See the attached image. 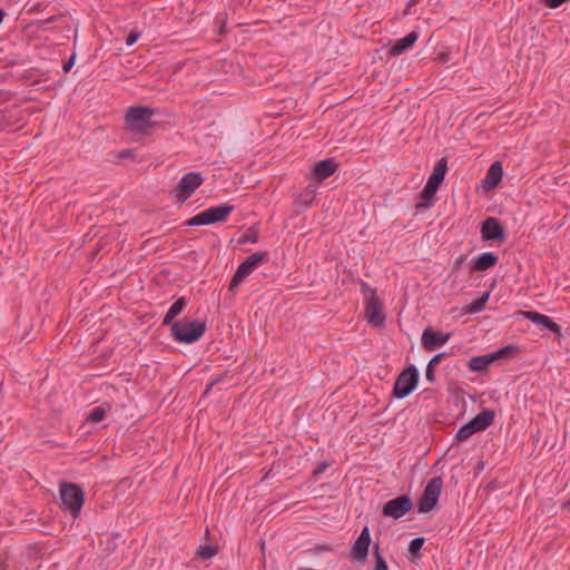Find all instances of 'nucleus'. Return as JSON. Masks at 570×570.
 I'll list each match as a JSON object with an SVG mask.
<instances>
[{
    "label": "nucleus",
    "instance_id": "1",
    "mask_svg": "<svg viewBox=\"0 0 570 570\" xmlns=\"http://www.w3.org/2000/svg\"><path fill=\"white\" fill-rule=\"evenodd\" d=\"M446 169H448L446 159L445 158H441L436 163V165H435L432 174L430 175L425 186L423 187L422 191L420 193L421 202H419L415 205V208L417 210L428 209V208H430L432 206V204H433V202L435 199V194H436L441 183L444 180Z\"/></svg>",
    "mask_w": 570,
    "mask_h": 570
},
{
    "label": "nucleus",
    "instance_id": "2",
    "mask_svg": "<svg viewBox=\"0 0 570 570\" xmlns=\"http://www.w3.org/2000/svg\"><path fill=\"white\" fill-rule=\"evenodd\" d=\"M206 328L204 321H177L170 327V335L178 343L191 344L205 334Z\"/></svg>",
    "mask_w": 570,
    "mask_h": 570
},
{
    "label": "nucleus",
    "instance_id": "3",
    "mask_svg": "<svg viewBox=\"0 0 570 570\" xmlns=\"http://www.w3.org/2000/svg\"><path fill=\"white\" fill-rule=\"evenodd\" d=\"M61 510L69 512L73 519L78 518L85 502V492L76 483L61 482L59 485Z\"/></svg>",
    "mask_w": 570,
    "mask_h": 570
},
{
    "label": "nucleus",
    "instance_id": "4",
    "mask_svg": "<svg viewBox=\"0 0 570 570\" xmlns=\"http://www.w3.org/2000/svg\"><path fill=\"white\" fill-rule=\"evenodd\" d=\"M155 114L149 107H130L125 117L127 128L135 134H148L154 127L151 117Z\"/></svg>",
    "mask_w": 570,
    "mask_h": 570
},
{
    "label": "nucleus",
    "instance_id": "5",
    "mask_svg": "<svg viewBox=\"0 0 570 570\" xmlns=\"http://www.w3.org/2000/svg\"><path fill=\"white\" fill-rule=\"evenodd\" d=\"M361 287L366 301L365 318L374 326L383 325L385 322V315L383 313L382 302L376 295V291L365 282L362 283Z\"/></svg>",
    "mask_w": 570,
    "mask_h": 570
},
{
    "label": "nucleus",
    "instance_id": "6",
    "mask_svg": "<svg viewBox=\"0 0 570 570\" xmlns=\"http://www.w3.org/2000/svg\"><path fill=\"white\" fill-rule=\"evenodd\" d=\"M268 252H256L249 255L236 269L229 284V291L234 292L247 278L257 266L267 262Z\"/></svg>",
    "mask_w": 570,
    "mask_h": 570
},
{
    "label": "nucleus",
    "instance_id": "7",
    "mask_svg": "<svg viewBox=\"0 0 570 570\" xmlns=\"http://www.w3.org/2000/svg\"><path fill=\"white\" fill-rule=\"evenodd\" d=\"M442 488L443 480L441 476H434L428 482L422 495L417 501L419 513H428L436 507Z\"/></svg>",
    "mask_w": 570,
    "mask_h": 570
},
{
    "label": "nucleus",
    "instance_id": "8",
    "mask_svg": "<svg viewBox=\"0 0 570 570\" xmlns=\"http://www.w3.org/2000/svg\"><path fill=\"white\" fill-rule=\"evenodd\" d=\"M419 370L415 365H410L404 368L395 380L393 386V396L396 399H404L409 396L417 385Z\"/></svg>",
    "mask_w": 570,
    "mask_h": 570
},
{
    "label": "nucleus",
    "instance_id": "9",
    "mask_svg": "<svg viewBox=\"0 0 570 570\" xmlns=\"http://www.w3.org/2000/svg\"><path fill=\"white\" fill-rule=\"evenodd\" d=\"M203 181L204 178L199 173L190 171L184 175L174 190L175 197L180 204L185 203Z\"/></svg>",
    "mask_w": 570,
    "mask_h": 570
},
{
    "label": "nucleus",
    "instance_id": "10",
    "mask_svg": "<svg viewBox=\"0 0 570 570\" xmlns=\"http://www.w3.org/2000/svg\"><path fill=\"white\" fill-rule=\"evenodd\" d=\"M413 502L409 495H400L389 500L382 509L384 517L400 519L411 511Z\"/></svg>",
    "mask_w": 570,
    "mask_h": 570
},
{
    "label": "nucleus",
    "instance_id": "11",
    "mask_svg": "<svg viewBox=\"0 0 570 570\" xmlns=\"http://www.w3.org/2000/svg\"><path fill=\"white\" fill-rule=\"evenodd\" d=\"M481 238L485 242L502 240L505 237L504 227L495 217H488L481 224Z\"/></svg>",
    "mask_w": 570,
    "mask_h": 570
},
{
    "label": "nucleus",
    "instance_id": "12",
    "mask_svg": "<svg viewBox=\"0 0 570 570\" xmlns=\"http://www.w3.org/2000/svg\"><path fill=\"white\" fill-rule=\"evenodd\" d=\"M450 333L435 332L431 327H428L423 331L421 341L426 351H433L444 345L450 340Z\"/></svg>",
    "mask_w": 570,
    "mask_h": 570
},
{
    "label": "nucleus",
    "instance_id": "13",
    "mask_svg": "<svg viewBox=\"0 0 570 570\" xmlns=\"http://www.w3.org/2000/svg\"><path fill=\"white\" fill-rule=\"evenodd\" d=\"M370 543H371L370 530L367 527H364L352 547L353 559L364 562L368 554Z\"/></svg>",
    "mask_w": 570,
    "mask_h": 570
},
{
    "label": "nucleus",
    "instance_id": "14",
    "mask_svg": "<svg viewBox=\"0 0 570 570\" xmlns=\"http://www.w3.org/2000/svg\"><path fill=\"white\" fill-rule=\"evenodd\" d=\"M521 314L524 316V318L529 320L541 328H547L557 335H561V326L553 322L549 316L535 311H524L521 312Z\"/></svg>",
    "mask_w": 570,
    "mask_h": 570
},
{
    "label": "nucleus",
    "instance_id": "15",
    "mask_svg": "<svg viewBox=\"0 0 570 570\" xmlns=\"http://www.w3.org/2000/svg\"><path fill=\"white\" fill-rule=\"evenodd\" d=\"M234 206L222 204L219 206L210 207L204 210V215L208 225L215 223L226 222L228 216L233 213Z\"/></svg>",
    "mask_w": 570,
    "mask_h": 570
},
{
    "label": "nucleus",
    "instance_id": "16",
    "mask_svg": "<svg viewBox=\"0 0 570 570\" xmlns=\"http://www.w3.org/2000/svg\"><path fill=\"white\" fill-rule=\"evenodd\" d=\"M502 164L500 161L492 163L485 174V177L482 179L483 189L487 191L494 189L502 180Z\"/></svg>",
    "mask_w": 570,
    "mask_h": 570
},
{
    "label": "nucleus",
    "instance_id": "17",
    "mask_svg": "<svg viewBox=\"0 0 570 570\" xmlns=\"http://www.w3.org/2000/svg\"><path fill=\"white\" fill-rule=\"evenodd\" d=\"M419 38V32L415 30L407 33L405 37L397 39L389 49V53L392 57L402 55L404 51L410 49Z\"/></svg>",
    "mask_w": 570,
    "mask_h": 570
},
{
    "label": "nucleus",
    "instance_id": "18",
    "mask_svg": "<svg viewBox=\"0 0 570 570\" xmlns=\"http://www.w3.org/2000/svg\"><path fill=\"white\" fill-rule=\"evenodd\" d=\"M499 257L491 252L482 253L471 262L472 272H484L498 264Z\"/></svg>",
    "mask_w": 570,
    "mask_h": 570
},
{
    "label": "nucleus",
    "instance_id": "19",
    "mask_svg": "<svg viewBox=\"0 0 570 570\" xmlns=\"http://www.w3.org/2000/svg\"><path fill=\"white\" fill-rule=\"evenodd\" d=\"M337 168V164L334 159L327 158L324 160L318 161L313 169L314 177L318 181H323L331 177Z\"/></svg>",
    "mask_w": 570,
    "mask_h": 570
},
{
    "label": "nucleus",
    "instance_id": "20",
    "mask_svg": "<svg viewBox=\"0 0 570 570\" xmlns=\"http://www.w3.org/2000/svg\"><path fill=\"white\" fill-rule=\"evenodd\" d=\"M316 189L313 186H307L302 193H299L294 200V210L299 214L306 210L315 198Z\"/></svg>",
    "mask_w": 570,
    "mask_h": 570
},
{
    "label": "nucleus",
    "instance_id": "21",
    "mask_svg": "<svg viewBox=\"0 0 570 570\" xmlns=\"http://www.w3.org/2000/svg\"><path fill=\"white\" fill-rule=\"evenodd\" d=\"M495 413L493 410H484L476 414L470 422L475 426L476 431H484L493 424Z\"/></svg>",
    "mask_w": 570,
    "mask_h": 570
},
{
    "label": "nucleus",
    "instance_id": "22",
    "mask_svg": "<svg viewBox=\"0 0 570 570\" xmlns=\"http://www.w3.org/2000/svg\"><path fill=\"white\" fill-rule=\"evenodd\" d=\"M186 305H187V299L185 297L177 298L174 302V304L169 307V309L167 311L161 325L163 326H167V325L171 326L173 323H175L174 320L184 311Z\"/></svg>",
    "mask_w": 570,
    "mask_h": 570
},
{
    "label": "nucleus",
    "instance_id": "23",
    "mask_svg": "<svg viewBox=\"0 0 570 570\" xmlns=\"http://www.w3.org/2000/svg\"><path fill=\"white\" fill-rule=\"evenodd\" d=\"M492 364L489 354L482 356H473L470 358L468 366L472 372H482L485 371L489 365Z\"/></svg>",
    "mask_w": 570,
    "mask_h": 570
},
{
    "label": "nucleus",
    "instance_id": "24",
    "mask_svg": "<svg viewBox=\"0 0 570 570\" xmlns=\"http://www.w3.org/2000/svg\"><path fill=\"white\" fill-rule=\"evenodd\" d=\"M475 426L469 421L466 424L462 425L456 432L454 439L458 443L466 441L471 435L476 433Z\"/></svg>",
    "mask_w": 570,
    "mask_h": 570
},
{
    "label": "nucleus",
    "instance_id": "25",
    "mask_svg": "<svg viewBox=\"0 0 570 570\" xmlns=\"http://www.w3.org/2000/svg\"><path fill=\"white\" fill-rule=\"evenodd\" d=\"M489 297H490V293L489 292L484 293L481 297H479L478 299L472 302L470 305H468L466 312L471 313V314H475V313L483 311L489 301Z\"/></svg>",
    "mask_w": 570,
    "mask_h": 570
},
{
    "label": "nucleus",
    "instance_id": "26",
    "mask_svg": "<svg viewBox=\"0 0 570 570\" xmlns=\"http://www.w3.org/2000/svg\"><path fill=\"white\" fill-rule=\"evenodd\" d=\"M517 351V347L512 345H507L493 353L489 354V357L491 358L492 363L498 360H503L510 357L514 352Z\"/></svg>",
    "mask_w": 570,
    "mask_h": 570
},
{
    "label": "nucleus",
    "instance_id": "27",
    "mask_svg": "<svg viewBox=\"0 0 570 570\" xmlns=\"http://www.w3.org/2000/svg\"><path fill=\"white\" fill-rule=\"evenodd\" d=\"M106 409L104 406L94 407L87 415L86 421L89 423H99L105 419Z\"/></svg>",
    "mask_w": 570,
    "mask_h": 570
},
{
    "label": "nucleus",
    "instance_id": "28",
    "mask_svg": "<svg viewBox=\"0 0 570 570\" xmlns=\"http://www.w3.org/2000/svg\"><path fill=\"white\" fill-rule=\"evenodd\" d=\"M218 552L217 548L212 544L199 546L197 556L204 560L213 558Z\"/></svg>",
    "mask_w": 570,
    "mask_h": 570
},
{
    "label": "nucleus",
    "instance_id": "29",
    "mask_svg": "<svg viewBox=\"0 0 570 570\" xmlns=\"http://www.w3.org/2000/svg\"><path fill=\"white\" fill-rule=\"evenodd\" d=\"M424 544V538L417 537L410 541L409 544V552L413 558L420 557L421 549Z\"/></svg>",
    "mask_w": 570,
    "mask_h": 570
},
{
    "label": "nucleus",
    "instance_id": "30",
    "mask_svg": "<svg viewBox=\"0 0 570 570\" xmlns=\"http://www.w3.org/2000/svg\"><path fill=\"white\" fill-rule=\"evenodd\" d=\"M258 240V230L254 227H250L247 233H245L240 238L239 243H252L255 244Z\"/></svg>",
    "mask_w": 570,
    "mask_h": 570
},
{
    "label": "nucleus",
    "instance_id": "31",
    "mask_svg": "<svg viewBox=\"0 0 570 570\" xmlns=\"http://www.w3.org/2000/svg\"><path fill=\"white\" fill-rule=\"evenodd\" d=\"M208 225L204 213H199L185 222V226H203Z\"/></svg>",
    "mask_w": 570,
    "mask_h": 570
},
{
    "label": "nucleus",
    "instance_id": "32",
    "mask_svg": "<svg viewBox=\"0 0 570 570\" xmlns=\"http://www.w3.org/2000/svg\"><path fill=\"white\" fill-rule=\"evenodd\" d=\"M374 559H375V570H389L387 563L385 559L380 553L379 547H375L374 550Z\"/></svg>",
    "mask_w": 570,
    "mask_h": 570
},
{
    "label": "nucleus",
    "instance_id": "33",
    "mask_svg": "<svg viewBox=\"0 0 570 570\" xmlns=\"http://www.w3.org/2000/svg\"><path fill=\"white\" fill-rule=\"evenodd\" d=\"M56 20H57L56 16H52V17H50L48 19L39 20L38 21V28L40 30L47 31V30H49V26L51 23H53Z\"/></svg>",
    "mask_w": 570,
    "mask_h": 570
},
{
    "label": "nucleus",
    "instance_id": "34",
    "mask_svg": "<svg viewBox=\"0 0 570 570\" xmlns=\"http://www.w3.org/2000/svg\"><path fill=\"white\" fill-rule=\"evenodd\" d=\"M139 37H140L139 32L131 30L126 38L127 46H132L134 43H136V41L139 39Z\"/></svg>",
    "mask_w": 570,
    "mask_h": 570
},
{
    "label": "nucleus",
    "instance_id": "35",
    "mask_svg": "<svg viewBox=\"0 0 570 570\" xmlns=\"http://www.w3.org/2000/svg\"><path fill=\"white\" fill-rule=\"evenodd\" d=\"M568 1L569 0H543L544 4L551 9H556Z\"/></svg>",
    "mask_w": 570,
    "mask_h": 570
},
{
    "label": "nucleus",
    "instance_id": "36",
    "mask_svg": "<svg viewBox=\"0 0 570 570\" xmlns=\"http://www.w3.org/2000/svg\"><path fill=\"white\" fill-rule=\"evenodd\" d=\"M330 466V464L326 462V461H322L320 462L316 468L314 469L313 471V474L316 476V475H320L322 473L325 472V470Z\"/></svg>",
    "mask_w": 570,
    "mask_h": 570
},
{
    "label": "nucleus",
    "instance_id": "37",
    "mask_svg": "<svg viewBox=\"0 0 570 570\" xmlns=\"http://www.w3.org/2000/svg\"><path fill=\"white\" fill-rule=\"evenodd\" d=\"M445 356V353H439V354H435L431 360L430 362L428 363L430 366L432 367H435L436 365H439L442 361V358Z\"/></svg>",
    "mask_w": 570,
    "mask_h": 570
},
{
    "label": "nucleus",
    "instance_id": "38",
    "mask_svg": "<svg viewBox=\"0 0 570 570\" xmlns=\"http://www.w3.org/2000/svg\"><path fill=\"white\" fill-rule=\"evenodd\" d=\"M75 60H76V55L73 53L68 61H66L62 66V69L65 72H69L71 70V68L73 67L75 65Z\"/></svg>",
    "mask_w": 570,
    "mask_h": 570
},
{
    "label": "nucleus",
    "instance_id": "39",
    "mask_svg": "<svg viewBox=\"0 0 570 570\" xmlns=\"http://www.w3.org/2000/svg\"><path fill=\"white\" fill-rule=\"evenodd\" d=\"M425 377L431 383H433L435 381L434 367L430 366L429 364H428L426 370H425Z\"/></svg>",
    "mask_w": 570,
    "mask_h": 570
},
{
    "label": "nucleus",
    "instance_id": "40",
    "mask_svg": "<svg viewBox=\"0 0 570 570\" xmlns=\"http://www.w3.org/2000/svg\"><path fill=\"white\" fill-rule=\"evenodd\" d=\"M131 155H132V149H122L121 151H119L117 157L119 159H126V158L131 157Z\"/></svg>",
    "mask_w": 570,
    "mask_h": 570
},
{
    "label": "nucleus",
    "instance_id": "41",
    "mask_svg": "<svg viewBox=\"0 0 570 570\" xmlns=\"http://www.w3.org/2000/svg\"><path fill=\"white\" fill-rule=\"evenodd\" d=\"M465 259H466V257H465L464 255H461L460 257H458V258L455 259V262H454V267H455L456 269H459V268L463 265V263L465 262Z\"/></svg>",
    "mask_w": 570,
    "mask_h": 570
},
{
    "label": "nucleus",
    "instance_id": "42",
    "mask_svg": "<svg viewBox=\"0 0 570 570\" xmlns=\"http://www.w3.org/2000/svg\"><path fill=\"white\" fill-rule=\"evenodd\" d=\"M438 59H439L440 61H442V62H448V61L450 60V53H444V52H442V53H440V55H439V58H438Z\"/></svg>",
    "mask_w": 570,
    "mask_h": 570
},
{
    "label": "nucleus",
    "instance_id": "43",
    "mask_svg": "<svg viewBox=\"0 0 570 570\" xmlns=\"http://www.w3.org/2000/svg\"><path fill=\"white\" fill-rule=\"evenodd\" d=\"M318 550H321V551H331L332 548L330 546H321V547H318Z\"/></svg>",
    "mask_w": 570,
    "mask_h": 570
},
{
    "label": "nucleus",
    "instance_id": "44",
    "mask_svg": "<svg viewBox=\"0 0 570 570\" xmlns=\"http://www.w3.org/2000/svg\"><path fill=\"white\" fill-rule=\"evenodd\" d=\"M213 384L214 383H210L209 386L207 387L206 392L205 393H208V391L213 387Z\"/></svg>",
    "mask_w": 570,
    "mask_h": 570
},
{
    "label": "nucleus",
    "instance_id": "45",
    "mask_svg": "<svg viewBox=\"0 0 570 570\" xmlns=\"http://www.w3.org/2000/svg\"><path fill=\"white\" fill-rule=\"evenodd\" d=\"M566 507L570 510V500L566 503Z\"/></svg>",
    "mask_w": 570,
    "mask_h": 570
},
{
    "label": "nucleus",
    "instance_id": "46",
    "mask_svg": "<svg viewBox=\"0 0 570 570\" xmlns=\"http://www.w3.org/2000/svg\"><path fill=\"white\" fill-rule=\"evenodd\" d=\"M416 0H410L409 4H414Z\"/></svg>",
    "mask_w": 570,
    "mask_h": 570
},
{
    "label": "nucleus",
    "instance_id": "47",
    "mask_svg": "<svg viewBox=\"0 0 570 570\" xmlns=\"http://www.w3.org/2000/svg\"><path fill=\"white\" fill-rule=\"evenodd\" d=\"M298 570H313L311 568H299Z\"/></svg>",
    "mask_w": 570,
    "mask_h": 570
}]
</instances>
